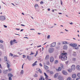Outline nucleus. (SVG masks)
Here are the masks:
<instances>
[{"mask_svg":"<svg viewBox=\"0 0 80 80\" xmlns=\"http://www.w3.org/2000/svg\"><path fill=\"white\" fill-rule=\"evenodd\" d=\"M24 64H25V63H24V64L22 65V68H23V65H24Z\"/></svg>","mask_w":80,"mask_h":80,"instance_id":"51","label":"nucleus"},{"mask_svg":"<svg viewBox=\"0 0 80 80\" xmlns=\"http://www.w3.org/2000/svg\"><path fill=\"white\" fill-rule=\"evenodd\" d=\"M60 2H61V5H62V0H60Z\"/></svg>","mask_w":80,"mask_h":80,"instance_id":"56","label":"nucleus"},{"mask_svg":"<svg viewBox=\"0 0 80 80\" xmlns=\"http://www.w3.org/2000/svg\"><path fill=\"white\" fill-rule=\"evenodd\" d=\"M76 60H77V58H73L72 59V60L73 62H75Z\"/></svg>","mask_w":80,"mask_h":80,"instance_id":"22","label":"nucleus"},{"mask_svg":"<svg viewBox=\"0 0 80 80\" xmlns=\"http://www.w3.org/2000/svg\"><path fill=\"white\" fill-rule=\"evenodd\" d=\"M54 63L57 64L58 63V60H56L55 61Z\"/></svg>","mask_w":80,"mask_h":80,"instance_id":"29","label":"nucleus"},{"mask_svg":"<svg viewBox=\"0 0 80 80\" xmlns=\"http://www.w3.org/2000/svg\"><path fill=\"white\" fill-rule=\"evenodd\" d=\"M0 43H3V40H0Z\"/></svg>","mask_w":80,"mask_h":80,"instance_id":"40","label":"nucleus"},{"mask_svg":"<svg viewBox=\"0 0 80 80\" xmlns=\"http://www.w3.org/2000/svg\"><path fill=\"white\" fill-rule=\"evenodd\" d=\"M10 56H11V57H12L13 56V54L12 53H10Z\"/></svg>","mask_w":80,"mask_h":80,"instance_id":"44","label":"nucleus"},{"mask_svg":"<svg viewBox=\"0 0 80 80\" xmlns=\"http://www.w3.org/2000/svg\"><path fill=\"white\" fill-rule=\"evenodd\" d=\"M62 73L63 74V75H67L68 74V73L65 70H63L62 71Z\"/></svg>","mask_w":80,"mask_h":80,"instance_id":"8","label":"nucleus"},{"mask_svg":"<svg viewBox=\"0 0 80 80\" xmlns=\"http://www.w3.org/2000/svg\"><path fill=\"white\" fill-rule=\"evenodd\" d=\"M56 45V42H54L52 43L51 44L50 47H55Z\"/></svg>","mask_w":80,"mask_h":80,"instance_id":"5","label":"nucleus"},{"mask_svg":"<svg viewBox=\"0 0 80 80\" xmlns=\"http://www.w3.org/2000/svg\"><path fill=\"white\" fill-rule=\"evenodd\" d=\"M8 70H3V73L4 74H7V72H8Z\"/></svg>","mask_w":80,"mask_h":80,"instance_id":"14","label":"nucleus"},{"mask_svg":"<svg viewBox=\"0 0 80 80\" xmlns=\"http://www.w3.org/2000/svg\"><path fill=\"white\" fill-rule=\"evenodd\" d=\"M58 71H61V70H62V68L60 67H59L58 68Z\"/></svg>","mask_w":80,"mask_h":80,"instance_id":"25","label":"nucleus"},{"mask_svg":"<svg viewBox=\"0 0 80 80\" xmlns=\"http://www.w3.org/2000/svg\"><path fill=\"white\" fill-rule=\"evenodd\" d=\"M39 66H40V67H42V64H41V63H40Z\"/></svg>","mask_w":80,"mask_h":80,"instance_id":"49","label":"nucleus"},{"mask_svg":"<svg viewBox=\"0 0 80 80\" xmlns=\"http://www.w3.org/2000/svg\"><path fill=\"white\" fill-rule=\"evenodd\" d=\"M38 71H39V72H40V73H42V70L40 69H39V70Z\"/></svg>","mask_w":80,"mask_h":80,"instance_id":"30","label":"nucleus"},{"mask_svg":"<svg viewBox=\"0 0 80 80\" xmlns=\"http://www.w3.org/2000/svg\"><path fill=\"white\" fill-rule=\"evenodd\" d=\"M49 56L48 55H47L45 57V59L46 60H48V58H49Z\"/></svg>","mask_w":80,"mask_h":80,"instance_id":"23","label":"nucleus"},{"mask_svg":"<svg viewBox=\"0 0 80 80\" xmlns=\"http://www.w3.org/2000/svg\"><path fill=\"white\" fill-rule=\"evenodd\" d=\"M39 6L38 4H36L35 6V8L36 9H37V8H38Z\"/></svg>","mask_w":80,"mask_h":80,"instance_id":"16","label":"nucleus"},{"mask_svg":"<svg viewBox=\"0 0 80 80\" xmlns=\"http://www.w3.org/2000/svg\"><path fill=\"white\" fill-rule=\"evenodd\" d=\"M62 44L63 45H65L66 44H68V43L66 41H65L62 42Z\"/></svg>","mask_w":80,"mask_h":80,"instance_id":"13","label":"nucleus"},{"mask_svg":"<svg viewBox=\"0 0 80 80\" xmlns=\"http://www.w3.org/2000/svg\"><path fill=\"white\" fill-rule=\"evenodd\" d=\"M54 50V49L53 48H49L48 50L49 53H52Z\"/></svg>","mask_w":80,"mask_h":80,"instance_id":"6","label":"nucleus"},{"mask_svg":"<svg viewBox=\"0 0 80 80\" xmlns=\"http://www.w3.org/2000/svg\"><path fill=\"white\" fill-rule=\"evenodd\" d=\"M2 52H0V56H1V55H2Z\"/></svg>","mask_w":80,"mask_h":80,"instance_id":"54","label":"nucleus"},{"mask_svg":"<svg viewBox=\"0 0 80 80\" xmlns=\"http://www.w3.org/2000/svg\"><path fill=\"white\" fill-rule=\"evenodd\" d=\"M43 80V76H41L40 78L39 79V80Z\"/></svg>","mask_w":80,"mask_h":80,"instance_id":"36","label":"nucleus"},{"mask_svg":"<svg viewBox=\"0 0 80 80\" xmlns=\"http://www.w3.org/2000/svg\"><path fill=\"white\" fill-rule=\"evenodd\" d=\"M34 77H38V75H37V74L35 73V75H34Z\"/></svg>","mask_w":80,"mask_h":80,"instance_id":"32","label":"nucleus"},{"mask_svg":"<svg viewBox=\"0 0 80 80\" xmlns=\"http://www.w3.org/2000/svg\"><path fill=\"white\" fill-rule=\"evenodd\" d=\"M36 54L38 55V51H37Z\"/></svg>","mask_w":80,"mask_h":80,"instance_id":"61","label":"nucleus"},{"mask_svg":"<svg viewBox=\"0 0 80 80\" xmlns=\"http://www.w3.org/2000/svg\"><path fill=\"white\" fill-rule=\"evenodd\" d=\"M76 68L78 70H80V66H79V65H78L77 66Z\"/></svg>","mask_w":80,"mask_h":80,"instance_id":"19","label":"nucleus"},{"mask_svg":"<svg viewBox=\"0 0 80 80\" xmlns=\"http://www.w3.org/2000/svg\"><path fill=\"white\" fill-rule=\"evenodd\" d=\"M44 67L46 70L48 69V67L46 65H44Z\"/></svg>","mask_w":80,"mask_h":80,"instance_id":"18","label":"nucleus"},{"mask_svg":"<svg viewBox=\"0 0 80 80\" xmlns=\"http://www.w3.org/2000/svg\"><path fill=\"white\" fill-rule=\"evenodd\" d=\"M50 74H53V72L52 71H50Z\"/></svg>","mask_w":80,"mask_h":80,"instance_id":"38","label":"nucleus"},{"mask_svg":"<svg viewBox=\"0 0 80 80\" xmlns=\"http://www.w3.org/2000/svg\"><path fill=\"white\" fill-rule=\"evenodd\" d=\"M46 64L47 65H50V62H47L46 63Z\"/></svg>","mask_w":80,"mask_h":80,"instance_id":"41","label":"nucleus"},{"mask_svg":"<svg viewBox=\"0 0 80 80\" xmlns=\"http://www.w3.org/2000/svg\"><path fill=\"white\" fill-rule=\"evenodd\" d=\"M50 61L51 62H53L54 61V58L53 57H51L50 58Z\"/></svg>","mask_w":80,"mask_h":80,"instance_id":"9","label":"nucleus"},{"mask_svg":"<svg viewBox=\"0 0 80 80\" xmlns=\"http://www.w3.org/2000/svg\"><path fill=\"white\" fill-rule=\"evenodd\" d=\"M23 29H21V31H20V32H22L23 31Z\"/></svg>","mask_w":80,"mask_h":80,"instance_id":"64","label":"nucleus"},{"mask_svg":"<svg viewBox=\"0 0 80 80\" xmlns=\"http://www.w3.org/2000/svg\"><path fill=\"white\" fill-rule=\"evenodd\" d=\"M58 79L59 80H63V78L62 77V76H59L58 77Z\"/></svg>","mask_w":80,"mask_h":80,"instance_id":"11","label":"nucleus"},{"mask_svg":"<svg viewBox=\"0 0 80 80\" xmlns=\"http://www.w3.org/2000/svg\"><path fill=\"white\" fill-rule=\"evenodd\" d=\"M45 77L46 78H48V76L47 75V76H46Z\"/></svg>","mask_w":80,"mask_h":80,"instance_id":"53","label":"nucleus"},{"mask_svg":"<svg viewBox=\"0 0 80 80\" xmlns=\"http://www.w3.org/2000/svg\"><path fill=\"white\" fill-rule=\"evenodd\" d=\"M3 45H2V44H0V48H2V47Z\"/></svg>","mask_w":80,"mask_h":80,"instance_id":"48","label":"nucleus"},{"mask_svg":"<svg viewBox=\"0 0 80 80\" xmlns=\"http://www.w3.org/2000/svg\"><path fill=\"white\" fill-rule=\"evenodd\" d=\"M37 63V61H35L34 63L32 64V67H34V66H35V65H37V63Z\"/></svg>","mask_w":80,"mask_h":80,"instance_id":"17","label":"nucleus"},{"mask_svg":"<svg viewBox=\"0 0 80 80\" xmlns=\"http://www.w3.org/2000/svg\"><path fill=\"white\" fill-rule=\"evenodd\" d=\"M9 80H12V77H11V76L9 77Z\"/></svg>","mask_w":80,"mask_h":80,"instance_id":"34","label":"nucleus"},{"mask_svg":"<svg viewBox=\"0 0 80 80\" xmlns=\"http://www.w3.org/2000/svg\"><path fill=\"white\" fill-rule=\"evenodd\" d=\"M77 76L78 77H80V73H78L77 74Z\"/></svg>","mask_w":80,"mask_h":80,"instance_id":"35","label":"nucleus"},{"mask_svg":"<svg viewBox=\"0 0 80 80\" xmlns=\"http://www.w3.org/2000/svg\"><path fill=\"white\" fill-rule=\"evenodd\" d=\"M16 30H20V29H19V28H16Z\"/></svg>","mask_w":80,"mask_h":80,"instance_id":"60","label":"nucleus"},{"mask_svg":"<svg viewBox=\"0 0 80 80\" xmlns=\"http://www.w3.org/2000/svg\"><path fill=\"white\" fill-rule=\"evenodd\" d=\"M3 26L4 28H7V26L5 25H3Z\"/></svg>","mask_w":80,"mask_h":80,"instance_id":"45","label":"nucleus"},{"mask_svg":"<svg viewBox=\"0 0 80 80\" xmlns=\"http://www.w3.org/2000/svg\"><path fill=\"white\" fill-rule=\"evenodd\" d=\"M12 42H16V40L15 39H14L13 41Z\"/></svg>","mask_w":80,"mask_h":80,"instance_id":"52","label":"nucleus"},{"mask_svg":"<svg viewBox=\"0 0 80 80\" xmlns=\"http://www.w3.org/2000/svg\"><path fill=\"white\" fill-rule=\"evenodd\" d=\"M58 45H61V43L60 42H58Z\"/></svg>","mask_w":80,"mask_h":80,"instance_id":"43","label":"nucleus"},{"mask_svg":"<svg viewBox=\"0 0 80 80\" xmlns=\"http://www.w3.org/2000/svg\"><path fill=\"white\" fill-rule=\"evenodd\" d=\"M21 75H22L23 73V70H22L21 72H20Z\"/></svg>","mask_w":80,"mask_h":80,"instance_id":"33","label":"nucleus"},{"mask_svg":"<svg viewBox=\"0 0 80 80\" xmlns=\"http://www.w3.org/2000/svg\"><path fill=\"white\" fill-rule=\"evenodd\" d=\"M50 38V35H48L47 37V38L48 39L49 38Z\"/></svg>","mask_w":80,"mask_h":80,"instance_id":"39","label":"nucleus"},{"mask_svg":"<svg viewBox=\"0 0 80 80\" xmlns=\"http://www.w3.org/2000/svg\"><path fill=\"white\" fill-rule=\"evenodd\" d=\"M5 20V17L3 16H0V20L1 21H4Z\"/></svg>","mask_w":80,"mask_h":80,"instance_id":"3","label":"nucleus"},{"mask_svg":"<svg viewBox=\"0 0 80 80\" xmlns=\"http://www.w3.org/2000/svg\"><path fill=\"white\" fill-rule=\"evenodd\" d=\"M67 80H72V78H71L69 77L67 78Z\"/></svg>","mask_w":80,"mask_h":80,"instance_id":"27","label":"nucleus"},{"mask_svg":"<svg viewBox=\"0 0 80 80\" xmlns=\"http://www.w3.org/2000/svg\"><path fill=\"white\" fill-rule=\"evenodd\" d=\"M70 45L72 46V47H76L77 46V44L71 43L70 44Z\"/></svg>","mask_w":80,"mask_h":80,"instance_id":"4","label":"nucleus"},{"mask_svg":"<svg viewBox=\"0 0 80 80\" xmlns=\"http://www.w3.org/2000/svg\"><path fill=\"white\" fill-rule=\"evenodd\" d=\"M14 57H18V56H17V55H14V56H13Z\"/></svg>","mask_w":80,"mask_h":80,"instance_id":"59","label":"nucleus"},{"mask_svg":"<svg viewBox=\"0 0 80 80\" xmlns=\"http://www.w3.org/2000/svg\"><path fill=\"white\" fill-rule=\"evenodd\" d=\"M21 26H23V27H25V25L23 24H21Z\"/></svg>","mask_w":80,"mask_h":80,"instance_id":"62","label":"nucleus"},{"mask_svg":"<svg viewBox=\"0 0 80 80\" xmlns=\"http://www.w3.org/2000/svg\"><path fill=\"white\" fill-rule=\"evenodd\" d=\"M69 23L70 24V25H73L72 22H69Z\"/></svg>","mask_w":80,"mask_h":80,"instance_id":"58","label":"nucleus"},{"mask_svg":"<svg viewBox=\"0 0 80 80\" xmlns=\"http://www.w3.org/2000/svg\"><path fill=\"white\" fill-rule=\"evenodd\" d=\"M74 48V49H75V50H78V47H75Z\"/></svg>","mask_w":80,"mask_h":80,"instance_id":"28","label":"nucleus"},{"mask_svg":"<svg viewBox=\"0 0 80 80\" xmlns=\"http://www.w3.org/2000/svg\"><path fill=\"white\" fill-rule=\"evenodd\" d=\"M8 70L9 71H11V70H12V69L10 68H8Z\"/></svg>","mask_w":80,"mask_h":80,"instance_id":"42","label":"nucleus"},{"mask_svg":"<svg viewBox=\"0 0 80 80\" xmlns=\"http://www.w3.org/2000/svg\"><path fill=\"white\" fill-rule=\"evenodd\" d=\"M33 54H34V53L31 52V54H30V55H33Z\"/></svg>","mask_w":80,"mask_h":80,"instance_id":"47","label":"nucleus"},{"mask_svg":"<svg viewBox=\"0 0 80 80\" xmlns=\"http://www.w3.org/2000/svg\"><path fill=\"white\" fill-rule=\"evenodd\" d=\"M60 66L61 67H62V68H63V64L61 63L60 64Z\"/></svg>","mask_w":80,"mask_h":80,"instance_id":"31","label":"nucleus"},{"mask_svg":"<svg viewBox=\"0 0 80 80\" xmlns=\"http://www.w3.org/2000/svg\"><path fill=\"white\" fill-rule=\"evenodd\" d=\"M68 49V46L67 45H65L63 46V49L64 50H67Z\"/></svg>","mask_w":80,"mask_h":80,"instance_id":"7","label":"nucleus"},{"mask_svg":"<svg viewBox=\"0 0 80 80\" xmlns=\"http://www.w3.org/2000/svg\"><path fill=\"white\" fill-rule=\"evenodd\" d=\"M59 58L61 59L62 61H65L67 60V53H62L59 56Z\"/></svg>","mask_w":80,"mask_h":80,"instance_id":"1","label":"nucleus"},{"mask_svg":"<svg viewBox=\"0 0 80 80\" xmlns=\"http://www.w3.org/2000/svg\"><path fill=\"white\" fill-rule=\"evenodd\" d=\"M44 75L45 76H47V74H46V73L45 72H44Z\"/></svg>","mask_w":80,"mask_h":80,"instance_id":"55","label":"nucleus"},{"mask_svg":"<svg viewBox=\"0 0 80 80\" xmlns=\"http://www.w3.org/2000/svg\"><path fill=\"white\" fill-rule=\"evenodd\" d=\"M8 77H13V74L11 73H9L8 74Z\"/></svg>","mask_w":80,"mask_h":80,"instance_id":"20","label":"nucleus"},{"mask_svg":"<svg viewBox=\"0 0 80 80\" xmlns=\"http://www.w3.org/2000/svg\"><path fill=\"white\" fill-rule=\"evenodd\" d=\"M4 59L5 62H6V63L7 64V68H10V65H9L10 61H7V58L6 56H4Z\"/></svg>","mask_w":80,"mask_h":80,"instance_id":"2","label":"nucleus"},{"mask_svg":"<svg viewBox=\"0 0 80 80\" xmlns=\"http://www.w3.org/2000/svg\"><path fill=\"white\" fill-rule=\"evenodd\" d=\"M68 61L67 62H66V65L68 64Z\"/></svg>","mask_w":80,"mask_h":80,"instance_id":"50","label":"nucleus"},{"mask_svg":"<svg viewBox=\"0 0 80 80\" xmlns=\"http://www.w3.org/2000/svg\"><path fill=\"white\" fill-rule=\"evenodd\" d=\"M73 56L74 57H76L77 56V54H76V52H74L73 53Z\"/></svg>","mask_w":80,"mask_h":80,"instance_id":"21","label":"nucleus"},{"mask_svg":"<svg viewBox=\"0 0 80 80\" xmlns=\"http://www.w3.org/2000/svg\"><path fill=\"white\" fill-rule=\"evenodd\" d=\"M72 78H77V75L75 74H73L72 75Z\"/></svg>","mask_w":80,"mask_h":80,"instance_id":"12","label":"nucleus"},{"mask_svg":"<svg viewBox=\"0 0 80 80\" xmlns=\"http://www.w3.org/2000/svg\"><path fill=\"white\" fill-rule=\"evenodd\" d=\"M58 77V73H56L55 75L54 76V78H57Z\"/></svg>","mask_w":80,"mask_h":80,"instance_id":"24","label":"nucleus"},{"mask_svg":"<svg viewBox=\"0 0 80 80\" xmlns=\"http://www.w3.org/2000/svg\"><path fill=\"white\" fill-rule=\"evenodd\" d=\"M68 72H72V70L70 69H69L68 70Z\"/></svg>","mask_w":80,"mask_h":80,"instance_id":"37","label":"nucleus"},{"mask_svg":"<svg viewBox=\"0 0 80 80\" xmlns=\"http://www.w3.org/2000/svg\"><path fill=\"white\" fill-rule=\"evenodd\" d=\"M72 70H74L75 69V65H72L71 66Z\"/></svg>","mask_w":80,"mask_h":80,"instance_id":"10","label":"nucleus"},{"mask_svg":"<svg viewBox=\"0 0 80 80\" xmlns=\"http://www.w3.org/2000/svg\"><path fill=\"white\" fill-rule=\"evenodd\" d=\"M13 42L12 41V40H11L10 42V43L11 44V45H13Z\"/></svg>","mask_w":80,"mask_h":80,"instance_id":"26","label":"nucleus"},{"mask_svg":"<svg viewBox=\"0 0 80 80\" xmlns=\"http://www.w3.org/2000/svg\"><path fill=\"white\" fill-rule=\"evenodd\" d=\"M23 58H25V55H23Z\"/></svg>","mask_w":80,"mask_h":80,"instance_id":"57","label":"nucleus"},{"mask_svg":"<svg viewBox=\"0 0 80 80\" xmlns=\"http://www.w3.org/2000/svg\"><path fill=\"white\" fill-rule=\"evenodd\" d=\"M40 4H43V2L42 1H41L40 2Z\"/></svg>","mask_w":80,"mask_h":80,"instance_id":"46","label":"nucleus"},{"mask_svg":"<svg viewBox=\"0 0 80 80\" xmlns=\"http://www.w3.org/2000/svg\"><path fill=\"white\" fill-rule=\"evenodd\" d=\"M79 80V78H76V80Z\"/></svg>","mask_w":80,"mask_h":80,"instance_id":"63","label":"nucleus"},{"mask_svg":"<svg viewBox=\"0 0 80 80\" xmlns=\"http://www.w3.org/2000/svg\"><path fill=\"white\" fill-rule=\"evenodd\" d=\"M27 58L28 60H31V57L29 56H27Z\"/></svg>","mask_w":80,"mask_h":80,"instance_id":"15","label":"nucleus"}]
</instances>
